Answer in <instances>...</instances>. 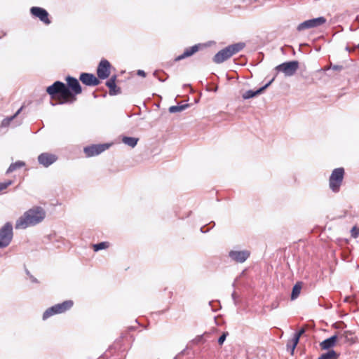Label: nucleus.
<instances>
[{
    "mask_svg": "<svg viewBox=\"0 0 359 359\" xmlns=\"http://www.w3.org/2000/svg\"><path fill=\"white\" fill-rule=\"evenodd\" d=\"M137 75L142 76H146V73L143 70H138L137 71Z\"/></svg>",
    "mask_w": 359,
    "mask_h": 359,
    "instance_id": "nucleus-35",
    "label": "nucleus"
},
{
    "mask_svg": "<svg viewBox=\"0 0 359 359\" xmlns=\"http://www.w3.org/2000/svg\"><path fill=\"white\" fill-rule=\"evenodd\" d=\"M111 65L110 62L105 60L102 59L100 62L97 69V75L98 79H107L110 75V69Z\"/></svg>",
    "mask_w": 359,
    "mask_h": 359,
    "instance_id": "nucleus-9",
    "label": "nucleus"
},
{
    "mask_svg": "<svg viewBox=\"0 0 359 359\" xmlns=\"http://www.w3.org/2000/svg\"><path fill=\"white\" fill-rule=\"evenodd\" d=\"M109 244L107 242H101L93 245V250L97 252L100 250L106 249L109 247Z\"/></svg>",
    "mask_w": 359,
    "mask_h": 359,
    "instance_id": "nucleus-26",
    "label": "nucleus"
},
{
    "mask_svg": "<svg viewBox=\"0 0 359 359\" xmlns=\"http://www.w3.org/2000/svg\"><path fill=\"white\" fill-rule=\"evenodd\" d=\"M109 144H93L88 147H86L83 149V151L86 156L88 157L94 156L101 154L109 147Z\"/></svg>",
    "mask_w": 359,
    "mask_h": 359,
    "instance_id": "nucleus-10",
    "label": "nucleus"
},
{
    "mask_svg": "<svg viewBox=\"0 0 359 359\" xmlns=\"http://www.w3.org/2000/svg\"><path fill=\"white\" fill-rule=\"evenodd\" d=\"M358 47L359 48V44L358 45Z\"/></svg>",
    "mask_w": 359,
    "mask_h": 359,
    "instance_id": "nucleus-42",
    "label": "nucleus"
},
{
    "mask_svg": "<svg viewBox=\"0 0 359 359\" xmlns=\"http://www.w3.org/2000/svg\"><path fill=\"white\" fill-rule=\"evenodd\" d=\"M346 50H347L348 51H349V52H351V50L348 47H346Z\"/></svg>",
    "mask_w": 359,
    "mask_h": 359,
    "instance_id": "nucleus-38",
    "label": "nucleus"
},
{
    "mask_svg": "<svg viewBox=\"0 0 359 359\" xmlns=\"http://www.w3.org/2000/svg\"><path fill=\"white\" fill-rule=\"evenodd\" d=\"M46 92L52 98L57 97L60 100L59 104H63L66 103H72L76 101V98L72 92L64 83L61 81H55L51 86H48Z\"/></svg>",
    "mask_w": 359,
    "mask_h": 359,
    "instance_id": "nucleus-2",
    "label": "nucleus"
},
{
    "mask_svg": "<svg viewBox=\"0 0 359 359\" xmlns=\"http://www.w3.org/2000/svg\"><path fill=\"white\" fill-rule=\"evenodd\" d=\"M298 341L292 338L291 340H289L287 343V350L290 352L292 355L294 353V349L298 344Z\"/></svg>",
    "mask_w": 359,
    "mask_h": 359,
    "instance_id": "nucleus-24",
    "label": "nucleus"
},
{
    "mask_svg": "<svg viewBox=\"0 0 359 359\" xmlns=\"http://www.w3.org/2000/svg\"><path fill=\"white\" fill-rule=\"evenodd\" d=\"M326 22V19L324 17H318L316 18L310 19L308 20H306L302 23H300L297 27V30L299 32L318 27Z\"/></svg>",
    "mask_w": 359,
    "mask_h": 359,
    "instance_id": "nucleus-8",
    "label": "nucleus"
},
{
    "mask_svg": "<svg viewBox=\"0 0 359 359\" xmlns=\"http://www.w3.org/2000/svg\"><path fill=\"white\" fill-rule=\"evenodd\" d=\"M199 47H200V44H196V45H194L191 47L187 48L182 55L177 56L175 58V61H180L186 57L191 56L192 55H194L195 53H196L199 50Z\"/></svg>",
    "mask_w": 359,
    "mask_h": 359,
    "instance_id": "nucleus-18",
    "label": "nucleus"
},
{
    "mask_svg": "<svg viewBox=\"0 0 359 359\" xmlns=\"http://www.w3.org/2000/svg\"><path fill=\"white\" fill-rule=\"evenodd\" d=\"M122 142L130 147L133 148L135 147L138 142V138L136 137H123L122 139Z\"/></svg>",
    "mask_w": 359,
    "mask_h": 359,
    "instance_id": "nucleus-21",
    "label": "nucleus"
},
{
    "mask_svg": "<svg viewBox=\"0 0 359 359\" xmlns=\"http://www.w3.org/2000/svg\"><path fill=\"white\" fill-rule=\"evenodd\" d=\"M348 334H351V332L349 331H346L344 334H342L341 337H344L346 341H351L352 344L355 343V340H353V339H350L348 337Z\"/></svg>",
    "mask_w": 359,
    "mask_h": 359,
    "instance_id": "nucleus-31",
    "label": "nucleus"
},
{
    "mask_svg": "<svg viewBox=\"0 0 359 359\" xmlns=\"http://www.w3.org/2000/svg\"><path fill=\"white\" fill-rule=\"evenodd\" d=\"M72 306L73 302L72 300H67L62 303L55 304L45 311L43 314V319L46 320L53 315L64 313L70 309Z\"/></svg>",
    "mask_w": 359,
    "mask_h": 359,
    "instance_id": "nucleus-5",
    "label": "nucleus"
},
{
    "mask_svg": "<svg viewBox=\"0 0 359 359\" xmlns=\"http://www.w3.org/2000/svg\"><path fill=\"white\" fill-rule=\"evenodd\" d=\"M26 273L29 276V279L32 283H38L37 279L34 278L32 275H31L29 271L27 270Z\"/></svg>",
    "mask_w": 359,
    "mask_h": 359,
    "instance_id": "nucleus-33",
    "label": "nucleus"
},
{
    "mask_svg": "<svg viewBox=\"0 0 359 359\" xmlns=\"http://www.w3.org/2000/svg\"><path fill=\"white\" fill-rule=\"evenodd\" d=\"M232 297H233V299H235V292H233V293L232 294Z\"/></svg>",
    "mask_w": 359,
    "mask_h": 359,
    "instance_id": "nucleus-40",
    "label": "nucleus"
},
{
    "mask_svg": "<svg viewBox=\"0 0 359 359\" xmlns=\"http://www.w3.org/2000/svg\"><path fill=\"white\" fill-rule=\"evenodd\" d=\"M228 335V332H224L220 337L218 339V343L219 345H222L223 344V343L224 342L226 338V336Z\"/></svg>",
    "mask_w": 359,
    "mask_h": 359,
    "instance_id": "nucleus-29",
    "label": "nucleus"
},
{
    "mask_svg": "<svg viewBox=\"0 0 359 359\" xmlns=\"http://www.w3.org/2000/svg\"><path fill=\"white\" fill-rule=\"evenodd\" d=\"M156 74H157V72H155L154 73V75L156 76Z\"/></svg>",
    "mask_w": 359,
    "mask_h": 359,
    "instance_id": "nucleus-41",
    "label": "nucleus"
},
{
    "mask_svg": "<svg viewBox=\"0 0 359 359\" xmlns=\"http://www.w3.org/2000/svg\"><path fill=\"white\" fill-rule=\"evenodd\" d=\"M11 180H8L4 182H0V192L4 189H6L8 186H10L12 184Z\"/></svg>",
    "mask_w": 359,
    "mask_h": 359,
    "instance_id": "nucleus-28",
    "label": "nucleus"
},
{
    "mask_svg": "<svg viewBox=\"0 0 359 359\" xmlns=\"http://www.w3.org/2000/svg\"><path fill=\"white\" fill-rule=\"evenodd\" d=\"M116 76H111L107 82L106 86L109 88V93L110 95H116L121 93L120 88L116 84Z\"/></svg>",
    "mask_w": 359,
    "mask_h": 359,
    "instance_id": "nucleus-17",
    "label": "nucleus"
},
{
    "mask_svg": "<svg viewBox=\"0 0 359 359\" xmlns=\"http://www.w3.org/2000/svg\"><path fill=\"white\" fill-rule=\"evenodd\" d=\"M337 335H333L331 337L325 339L320 344V346L323 350H329L330 348H332L335 346L337 340Z\"/></svg>",
    "mask_w": 359,
    "mask_h": 359,
    "instance_id": "nucleus-19",
    "label": "nucleus"
},
{
    "mask_svg": "<svg viewBox=\"0 0 359 359\" xmlns=\"http://www.w3.org/2000/svg\"><path fill=\"white\" fill-rule=\"evenodd\" d=\"M203 229H204V227H201V232H203V233H204V232H205V231H204V230H203Z\"/></svg>",
    "mask_w": 359,
    "mask_h": 359,
    "instance_id": "nucleus-37",
    "label": "nucleus"
},
{
    "mask_svg": "<svg viewBox=\"0 0 359 359\" xmlns=\"http://www.w3.org/2000/svg\"><path fill=\"white\" fill-rule=\"evenodd\" d=\"M332 68L334 69V70H336V71H340L343 69V67L341 65H333L332 67Z\"/></svg>",
    "mask_w": 359,
    "mask_h": 359,
    "instance_id": "nucleus-34",
    "label": "nucleus"
},
{
    "mask_svg": "<svg viewBox=\"0 0 359 359\" xmlns=\"http://www.w3.org/2000/svg\"><path fill=\"white\" fill-rule=\"evenodd\" d=\"M274 81V78H273L270 81H269L266 84H265L264 86L261 87L258 90L254 91L252 90H249L245 92L242 97L243 99L247 100L252 97H254L255 96L261 94L265 89H266Z\"/></svg>",
    "mask_w": 359,
    "mask_h": 359,
    "instance_id": "nucleus-16",
    "label": "nucleus"
},
{
    "mask_svg": "<svg viewBox=\"0 0 359 359\" xmlns=\"http://www.w3.org/2000/svg\"><path fill=\"white\" fill-rule=\"evenodd\" d=\"M57 159L55 155L49 153H42L38 156L39 163L46 168L52 165Z\"/></svg>",
    "mask_w": 359,
    "mask_h": 359,
    "instance_id": "nucleus-15",
    "label": "nucleus"
},
{
    "mask_svg": "<svg viewBox=\"0 0 359 359\" xmlns=\"http://www.w3.org/2000/svg\"><path fill=\"white\" fill-rule=\"evenodd\" d=\"M46 217V212L41 207H34L26 211L15 222L16 229H25L41 222Z\"/></svg>",
    "mask_w": 359,
    "mask_h": 359,
    "instance_id": "nucleus-1",
    "label": "nucleus"
},
{
    "mask_svg": "<svg viewBox=\"0 0 359 359\" xmlns=\"http://www.w3.org/2000/svg\"><path fill=\"white\" fill-rule=\"evenodd\" d=\"M245 46L243 42L233 43L226 46L217 53L212 58L216 64H220L229 59L234 54L242 50Z\"/></svg>",
    "mask_w": 359,
    "mask_h": 359,
    "instance_id": "nucleus-3",
    "label": "nucleus"
},
{
    "mask_svg": "<svg viewBox=\"0 0 359 359\" xmlns=\"http://www.w3.org/2000/svg\"><path fill=\"white\" fill-rule=\"evenodd\" d=\"M344 169L343 168H335L332 170L329 178V187L334 193L340 191L344 177Z\"/></svg>",
    "mask_w": 359,
    "mask_h": 359,
    "instance_id": "nucleus-4",
    "label": "nucleus"
},
{
    "mask_svg": "<svg viewBox=\"0 0 359 359\" xmlns=\"http://www.w3.org/2000/svg\"><path fill=\"white\" fill-rule=\"evenodd\" d=\"M30 13L34 17L38 18L41 22L46 25L50 24V20L48 18V13L43 8L34 6L30 9Z\"/></svg>",
    "mask_w": 359,
    "mask_h": 359,
    "instance_id": "nucleus-11",
    "label": "nucleus"
},
{
    "mask_svg": "<svg viewBox=\"0 0 359 359\" xmlns=\"http://www.w3.org/2000/svg\"><path fill=\"white\" fill-rule=\"evenodd\" d=\"M66 81L67 82V86L72 92L73 95H74V97H76V95L81 93L82 88L79 81L76 78L68 76L66 78Z\"/></svg>",
    "mask_w": 359,
    "mask_h": 359,
    "instance_id": "nucleus-14",
    "label": "nucleus"
},
{
    "mask_svg": "<svg viewBox=\"0 0 359 359\" xmlns=\"http://www.w3.org/2000/svg\"><path fill=\"white\" fill-rule=\"evenodd\" d=\"M203 339V336L201 335V336H198L196 339H195V341L198 343H199L201 341H202Z\"/></svg>",
    "mask_w": 359,
    "mask_h": 359,
    "instance_id": "nucleus-36",
    "label": "nucleus"
},
{
    "mask_svg": "<svg viewBox=\"0 0 359 359\" xmlns=\"http://www.w3.org/2000/svg\"><path fill=\"white\" fill-rule=\"evenodd\" d=\"M306 332V328L305 327H302L297 332H296L293 337V338L294 339H296L297 341H299V338L301 337L302 335H303Z\"/></svg>",
    "mask_w": 359,
    "mask_h": 359,
    "instance_id": "nucleus-27",
    "label": "nucleus"
},
{
    "mask_svg": "<svg viewBox=\"0 0 359 359\" xmlns=\"http://www.w3.org/2000/svg\"><path fill=\"white\" fill-rule=\"evenodd\" d=\"M158 80H159L160 81H162V82H163V81H165V80H163V79H161V78H158Z\"/></svg>",
    "mask_w": 359,
    "mask_h": 359,
    "instance_id": "nucleus-39",
    "label": "nucleus"
},
{
    "mask_svg": "<svg viewBox=\"0 0 359 359\" xmlns=\"http://www.w3.org/2000/svg\"><path fill=\"white\" fill-rule=\"evenodd\" d=\"M13 236L12 224L11 222H6L0 229V248L8 247L12 241Z\"/></svg>",
    "mask_w": 359,
    "mask_h": 359,
    "instance_id": "nucleus-6",
    "label": "nucleus"
},
{
    "mask_svg": "<svg viewBox=\"0 0 359 359\" xmlns=\"http://www.w3.org/2000/svg\"><path fill=\"white\" fill-rule=\"evenodd\" d=\"M25 163L23 161H16L15 163H11L10 165L9 168H8L6 173L12 172L16 170L17 169L25 166Z\"/></svg>",
    "mask_w": 359,
    "mask_h": 359,
    "instance_id": "nucleus-23",
    "label": "nucleus"
},
{
    "mask_svg": "<svg viewBox=\"0 0 359 359\" xmlns=\"http://www.w3.org/2000/svg\"><path fill=\"white\" fill-rule=\"evenodd\" d=\"M80 81L88 86H96L100 83V80L93 74L82 73L79 77Z\"/></svg>",
    "mask_w": 359,
    "mask_h": 359,
    "instance_id": "nucleus-13",
    "label": "nucleus"
},
{
    "mask_svg": "<svg viewBox=\"0 0 359 359\" xmlns=\"http://www.w3.org/2000/svg\"><path fill=\"white\" fill-rule=\"evenodd\" d=\"M189 107V104H183V105H177V106H171L169 108L170 113H177L187 109Z\"/></svg>",
    "mask_w": 359,
    "mask_h": 359,
    "instance_id": "nucleus-25",
    "label": "nucleus"
},
{
    "mask_svg": "<svg viewBox=\"0 0 359 359\" xmlns=\"http://www.w3.org/2000/svg\"><path fill=\"white\" fill-rule=\"evenodd\" d=\"M22 110V107L20 109H19L17 112L12 116L9 117L7 119H5L3 121V124H5L4 122L5 121H7V122H10L16 116H18L19 114V113L20 112V111Z\"/></svg>",
    "mask_w": 359,
    "mask_h": 359,
    "instance_id": "nucleus-32",
    "label": "nucleus"
},
{
    "mask_svg": "<svg viewBox=\"0 0 359 359\" xmlns=\"http://www.w3.org/2000/svg\"><path fill=\"white\" fill-rule=\"evenodd\" d=\"M250 252L248 250H231L229 252V257L233 261L239 263L244 262L249 257Z\"/></svg>",
    "mask_w": 359,
    "mask_h": 359,
    "instance_id": "nucleus-12",
    "label": "nucleus"
},
{
    "mask_svg": "<svg viewBox=\"0 0 359 359\" xmlns=\"http://www.w3.org/2000/svg\"><path fill=\"white\" fill-rule=\"evenodd\" d=\"M351 234L354 238L359 237V228H357L356 226L353 227Z\"/></svg>",
    "mask_w": 359,
    "mask_h": 359,
    "instance_id": "nucleus-30",
    "label": "nucleus"
},
{
    "mask_svg": "<svg viewBox=\"0 0 359 359\" xmlns=\"http://www.w3.org/2000/svg\"><path fill=\"white\" fill-rule=\"evenodd\" d=\"M301 290H302V283L298 282L294 285V287L292 288V294H291V299L292 300H294L299 297V295L301 292Z\"/></svg>",
    "mask_w": 359,
    "mask_h": 359,
    "instance_id": "nucleus-22",
    "label": "nucleus"
},
{
    "mask_svg": "<svg viewBox=\"0 0 359 359\" xmlns=\"http://www.w3.org/2000/svg\"><path fill=\"white\" fill-rule=\"evenodd\" d=\"M299 68V62L297 60L283 62L276 67L278 72H283L285 76H293Z\"/></svg>",
    "mask_w": 359,
    "mask_h": 359,
    "instance_id": "nucleus-7",
    "label": "nucleus"
},
{
    "mask_svg": "<svg viewBox=\"0 0 359 359\" xmlns=\"http://www.w3.org/2000/svg\"><path fill=\"white\" fill-rule=\"evenodd\" d=\"M339 355L335 351L332 349L323 353L318 359H338Z\"/></svg>",
    "mask_w": 359,
    "mask_h": 359,
    "instance_id": "nucleus-20",
    "label": "nucleus"
}]
</instances>
